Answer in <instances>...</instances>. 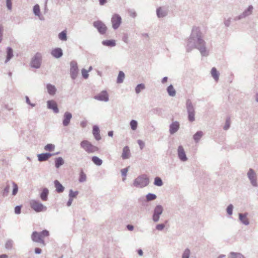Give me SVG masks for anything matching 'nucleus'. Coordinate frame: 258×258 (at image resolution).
I'll return each mask as SVG.
<instances>
[{
    "label": "nucleus",
    "mask_w": 258,
    "mask_h": 258,
    "mask_svg": "<svg viewBox=\"0 0 258 258\" xmlns=\"http://www.w3.org/2000/svg\"><path fill=\"white\" fill-rule=\"evenodd\" d=\"M186 50L189 52L196 48L200 52L201 56H208L209 49L206 46V42L203 39V36L199 27L192 28L191 34L186 41Z\"/></svg>",
    "instance_id": "1"
},
{
    "label": "nucleus",
    "mask_w": 258,
    "mask_h": 258,
    "mask_svg": "<svg viewBox=\"0 0 258 258\" xmlns=\"http://www.w3.org/2000/svg\"><path fill=\"white\" fill-rule=\"evenodd\" d=\"M49 232L46 229H44L41 232L34 231L32 232L31 239L33 241L40 243L43 246H45L46 243L43 239L44 238L49 236Z\"/></svg>",
    "instance_id": "2"
},
{
    "label": "nucleus",
    "mask_w": 258,
    "mask_h": 258,
    "mask_svg": "<svg viewBox=\"0 0 258 258\" xmlns=\"http://www.w3.org/2000/svg\"><path fill=\"white\" fill-rule=\"evenodd\" d=\"M150 179L146 174H142L136 177L133 181V186L137 188H143L148 186Z\"/></svg>",
    "instance_id": "3"
},
{
    "label": "nucleus",
    "mask_w": 258,
    "mask_h": 258,
    "mask_svg": "<svg viewBox=\"0 0 258 258\" xmlns=\"http://www.w3.org/2000/svg\"><path fill=\"white\" fill-rule=\"evenodd\" d=\"M81 147L88 154L94 153L98 152L99 148L93 145L87 140H84L80 143Z\"/></svg>",
    "instance_id": "4"
},
{
    "label": "nucleus",
    "mask_w": 258,
    "mask_h": 258,
    "mask_svg": "<svg viewBox=\"0 0 258 258\" xmlns=\"http://www.w3.org/2000/svg\"><path fill=\"white\" fill-rule=\"evenodd\" d=\"M186 108L188 114V120L192 122L195 120V108L190 99H187L186 101Z\"/></svg>",
    "instance_id": "5"
},
{
    "label": "nucleus",
    "mask_w": 258,
    "mask_h": 258,
    "mask_svg": "<svg viewBox=\"0 0 258 258\" xmlns=\"http://www.w3.org/2000/svg\"><path fill=\"white\" fill-rule=\"evenodd\" d=\"M30 207L36 212L46 211L47 207L36 200H31L30 202Z\"/></svg>",
    "instance_id": "6"
},
{
    "label": "nucleus",
    "mask_w": 258,
    "mask_h": 258,
    "mask_svg": "<svg viewBox=\"0 0 258 258\" xmlns=\"http://www.w3.org/2000/svg\"><path fill=\"white\" fill-rule=\"evenodd\" d=\"M42 62V55L40 53L37 52L32 58L30 66L32 68L39 69Z\"/></svg>",
    "instance_id": "7"
},
{
    "label": "nucleus",
    "mask_w": 258,
    "mask_h": 258,
    "mask_svg": "<svg viewBox=\"0 0 258 258\" xmlns=\"http://www.w3.org/2000/svg\"><path fill=\"white\" fill-rule=\"evenodd\" d=\"M163 207L161 205H157L154 208L152 217L154 222H158L159 221L160 215L163 213Z\"/></svg>",
    "instance_id": "8"
},
{
    "label": "nucleus",
    "mask_w": 258,
    "mask_h": 258,
    "mask_svg": "<svg viewBox=\"0 0 258 258\" xmlns=\"http://www.w3.org/2000/svg\"><path fill=\"white\" fill-rule=\"evenodd\" d=\"M247 176L250 181L251 185L253 187H257L258 183L255 172L252 169H249L247 173Z\"/></svg>",
    "instance_id": "9"
},
{
    "label": "nucleus",
    "mask_w": 258,
    "mask_h": 258,
    "mask_svg": "<svg viewBox=\"0 0 258 258\" xmlns=\"http://www.w3.org/2000/svg\"><path fill=\"white\" fill-rule=\"evenodd\" d=\"M70 76L73 80H75L78 75L79 69L77 62L76 61H72L70 62Z\"/></svg>",
    "instance_id": "10"
},
{
    "label": "nucleus",
    "mask_w": 258,
    "mask_h": 258,
    "mask_svg": "<svg viewBox=\"0 0 258 258\" xmlns=\"http://www.w3.org/2000/svg\"><path fill=\"white\" fill-rule=\"evenodd\" d=\"M253 10V6L252 5H249L242 13L237 16H235L234 18V20L236 21L246 18V17H248V16H249L252 14Z\"/></svg>",
    "instance_id": "11"
},
{
    "label": "nucleus",
    "mask_w": 258,
    "mask_h": 258,
    "mask_svg": "<svg viewBox=\"0 0 258 258\" xmlns=\"http://www.w3.org/2000/svg\"><path fill=\"white\" fill-rule=\"evenodd\" d=\"M93 26L98 30L100 34L104 35L105 34L107 27L101 21H95L93 23Z\"/></svg>",
    "instance_id": "12"
},
{
    "label": "nucleus",
    "mask_w": 258,
    "mask_h": 258,
    "mask_svg": "<svg viewBox=\"0 0 258 258\" xmlns=\"http://www.w3.org/2000/svg\"><path fill=\"white\" fill-rule=\"evenodd\" d=\"M112 27L114 29H117L121 23V16L117 14H114L111 18Z\"/></svg>",
    "instance_id": "13"
},
{
    "label": "nucleus",
    "mask_w": 258,
    "mask_h": 258,
    "mask_svg": "<svg viewBox=\"0 0 258 258\" xmlns=\"http://www.w3.org/2000/svg\"><path fill=\"white\" fill-rule=\"evenodd\" d=\"M94 98L100 101L108 102L109 100V95L106 91H102L98 94L95 95Z\"/></svg>",
    "instance_id": "14"
},
{
    "label": "nucleus",
    "mask_w": 258,
    "mask_h": 258,
    "mask_svg": "<svg viewBox=\"0 0 258 258\" xmlns=\"http://www.w3.org/2000/svg\"><path fill=\"white\" fill-rule=\"evenodd\" d=\"M180 128V123L178 121L172 122L169 126V132L170 135H174Z\"/></svg>",
    "instance_id": "15"
},
{
    "label": "nucleus",
    "mask_w": 258,
    "mask_h": 258,
    "mask_svg": "<svg viewBox=\"0 0 258 258\" xmlns=\"http://www.w3.org/2000/svg\"><path fill=\"white\" fill-rule=\"evenodd\" d=\"M177 154L178 157L180 161L183 162L187 161V158L186 156L184 149L181 145H180L178 148Z\"/></svg>",
    "instance_id": "16"
},
{
    "label": "nucleus",
    "mask_w": 258,
    "mask_h": 258,
    "mask_svg": "<svg viewBox=\"0 0 258 258\" xmlns=\"http://www.w3.org/2000/svg\"><path fill=\"white\" fill-rule=\"evenodd\" d=\"M58 153L56 154H51L49 153H45L38 154L37 155L38 160L40 162H43L48 160L52 156L58 154Z\"/></svg>",
    "instance_id": "17"
},
{
    "label": "nucleus",
    "mask_w": 258,
    "mask_h": 258,
    "mask_svg": "<svg viewBox=\"0 0 258 258\" xmlns=\"http://www.w3.org/2000/svg\"><path fill=\"white\" fill-rule=\"evenodd\" d=\"M52 56L56 58H59L63 55L62 49L60 47H55L51 50Z\"/></svg>",
    "instance_id": "18"
},
{
    "label": "nucleus",
    "mask_w": 258,
    "mask_h": 258,
    "mask_svg": "<svg viewBox=\"0 0 258 258\" xmlns=\"http://www.w3.org/2000/svg\"><path fill=\"white\" fill-rule=\"evenodd\" d=\"M48 108L51 109L54 113H58L59 109L56 103L53 100H49L47 102Z\"/></svg>",
    "instance_id": "19"
},
{
    "label": "nucleus",
    "mask_w": 258,
    "mask_h": 258,
    "mask_svg": "<svg viewBox=\"0 0 258 258\" xmlns=\"http://www.w3.org/2000/svg\"><path fill=\"white\" fill-rule=\"evenodd\" d=\"M72 114L71 112L66 111L63 115V119L62 121V124L64 126L69 125L70 120L72 119Z\"/></svg>",
    "instance_id": "20"
},
{
    "label": "nucleus",
    "mask_w": 258,
    "mask_h": 258,
    "mask_svg": "<svg viewBox=\"0 0 258 258\" xmlns=\"http://www.w3.org/2000/svg\"><path fill=\"white\" fill-rule=\"evenodd\" d=\"M156 14L158 18H162L166 16L168 11L165 8L159 7L156 10Z\"/></svg>",
    "instance_id": "21"
},
{
    "label": "nucleus",
    "mask_w": 258,
    "mask_h": 258,
    "mask_svg": "<svg viewBox=\"0 0 258 258\" xmlns=\"http://www.w3.org/2000/svg\"><path fill=\"white\" fill-rule=\"evenodd\" d=\"M6 58L5 59V62L7 63L14 56L13 54V49L11 47H7L6 49Z\"/></svg>",
    "instance_id": "22"
},
{
    "label": "nucleus",
    "mask_w": 258,
    "mask_h": 258,
    "mask_svg": "<svg viewBox=\"0 0 258 258\" xmlns=\"http://www.w3.org/2000/svg\"><path fill=\"white\" fill-rule=\"evenodd\" d=\"M54 185L56 191L58 193H61L64 190V187L58 180L54 181Z\"/></svg>",
    "instance_id": "23"
},
{
    "label": "nucleus",
    "mask_w": 258,
    "mask_h": 258,
    "mask_svg": "<svg viewBox=\"0 0 258 258\" xmlns=\"http://www.w3.org/2000/svg\"><path fill=\"white\" fill-rule=\"evenodd\" d=\"M131 156L130 149L128 146H126L123 148L121 157L123 159H128Z\"/></svg>",
    "instance_id": "24"
},
{
    "label": "nucleus",
    "mask_w": 258,
    "mask_h": 258,
    "mask_svg": "<svg viewBox=\"0 0 258 258\" xmlns=\"http://www.w3.org/2000/svg\"><path fill=\"white\" fill-rule=\"evenodd\" d=\"M93 135L97 141H99L101 139L99 134V127L98 126L95 125L93 126Z\"/></svg>",
    "instance_id": "25"
},
{
    "label": "nucleus",
    "mask_w": 258,
    "mask_h": 258,
    "mask_svg": "<svg viewBox=\"0 0 258 258\" xmlns=\"http://www.w3.org/2000/svg\"><path fill=\"white\" fill-rule=\"evenodd\" d=\"M247 214L245 213H239V219L240 222L244 224L245 225H248L249 224V221L246 217Z\"/></svg>",
    "instance_id": "26"
},
{
    "label": "nucleus",
    "mask_w": 258,
    "mask_h": 258,
    "mask_svg": "<svg viewBox=\"0 0 258 258\" xmlns=\"http://www.w3.org/2000/svg\"><path fill=\"white\" fill-rule=\"evenodd\" d=\"M49 195V190L47 188H44L40 194V197L42 201H47Z\"/></svg>",
    "instance_id": "27"
},
{
    "label": "nucleus",
    "mask_w": 258,
    "mask_h": 258,
    "mask_svg": "<svg viewBox=\"0 0 258 258\" xmlns=\"http://www.w3.org/2000/svg\"><path fill=\"white\" fill-rule=\"evenodd\" d=\"M46 89L48 93L50 95H54L56 92V89L54 85H52V84H47Z\"/></svg>",
    "instance_id": "28"
},
{
    "label": "nucleus",
    "mask_w": 258,
    "mask_h": 258,
    "mask_svg": "<svg viewBox=\"0 0 258 258\" xmlns=\"http://www.w3.org/2000/svg\"><path fill=\"white\" fill-rule=\"evenodd\" d=\"M167 92L169 96L174 97L176 95V91L172 85H170L166 88Z\"/></svg>",
    "instance_id": "29"
},
{
    "label": "nucleus",
    "mask_w": 258,
    "mask_h": 258,
    "mask_svg": "<svg viewBox=\"0 0 258 258\" xmlns=\"http://www.w3.org/2000/svg\"><path fill=\"white\" fill-rule=\"evenodd\" d=\"M64 163V160L62 157L56 158L54 160V164L55 168H59Z\"/></svg>",
    "instance_id": "30"
},
{
    "label": "nucleus",
    "mask_w": 258,
    "mask_h": 258,
    "mask_svg": "<svg viewBox=\"0 0 258 258\" xmlns=\"http://www.w3.org/2000/svg\"><path fill=\"white\" fill-rule=\"evenodd\" d=\"M102 44L104 46L113 47L116 44L114 40H106L102 41Z\"/></svg>",
    "instance_id": "31"
},
{
    "label": "nucleus",
    "mask_w": 258,
    "mask_h": 258,
    "mask_svg": "<svg viewBox=\"0 0 258 258\" xmlns=\"http://www.w3.org/2000/svg\"><path fill=\"white\" fill-rule=\"evenodd\" d=\"M203 132L202 131H198L193 136V139L196 143H198L203 136Z\"/></svg>",
    "instance_id": "32"
},
{
    "label": "nucleus",
    "mask_w": 258,
    "mask_h": 258,
    "mask_svg": "<svg viewBox=\"0 0 258 258\" xmlns=\"http://www.w3.org/2000/svg\"><path fill=\"white\" fill-rule=\"evenodd\" d=\"M154 184L155 186L161 187L163 185V181L161 177L157 176L154 178Z\"/></svg>",
    "instance_id": "33"
},
{
    "label": "nucleus",
    "mask_w": 258,
    "mask_h": 258,
    "mask_svg": "<svg viewBox=\"0 0 258 258\" xmlns=\"http://www.w3.org/2000/svg\"><path fill=\"white\" fill-rule=\"evenodd\" d=\"M125 78V74L122 71H119L117 77V83H122Z\"/></svg>",
    "instance_id": "34"
},
{
    "label": "nucleus",
    "mask_w": 258,
    "mask_h": 258,
    "mask_svg": "<svg viewBox=\"0 0 258 258\" xmlns=\"http://www.w3.org/2000/svg\"><path fill=\"white\" fill-rule=\"evenodd\" d=\"M33 12L35 14V16H37V17H38L39 18V19L40 20H42L41 17H40V7H39V6L37 4L35 5L34 6V7H33Z\"/></svg>",
    "instance_id": "35"
},
{
    "label": "nucleus",
    "mask_w": 258,
    "mask_h": 258,
    "mask_svg": "<svg viewBox=\"0 0 258 258\" xmlns=\"http://www.w3.org/2000/svg\"><path fill=\"white\" fill-rule=\"evenodd\" d=\"M58 38L63 41L67 40V32L66 30H63L58 34Z\"/></svg>",
    "instance_id": "36"
},
{
    "label": "nucleus",
    "mask_w": 258,
    "mask_h": 258,
    "mask_svg": "<svg viewBox=\"0 0 258 258\" xmlns=\"http://www.w3.org/2000/svg\"><path fill=\"white\" fill-rule=\"evenodd\" d=\"M211 75L216 81L219 79V73L215 68H213L211 70Z\"/></svg>",
    "instance_id": "37"
},
{
    "label": "nucleus",
    "mask_w": 258,
    "mask_h": 258,
    "mask_svg": "<svg viewBox=\"0 0 258 258\" xmlns=\"http://www.w3.org/2000/svg\"><path fill=\"white\" fill-rule=\"evenodd\" d=\"M228 258H245V256L240 253L231 252Z\"/></svg>",
    "instance_id": "38"
},
{
    "label": "nucleus",
    "mask_w": 258,
    "mask_h": 258,
    "mask_svg": "<svg viewBox=\"0 0 258 258\" xmlns=\"http://www.w3.org/2000/svg\"><path fill=\"white\" fill-rule=\"evenodd\" d=\"M91 160L95 164L98 166L101 165L102 163L101 159L99 158V157L97 156H93L91 158Z\"/></svg>",
    "instance_id": "39"
},
{
    "label": "nucleus",
    "mask_w": 258,
    "mask_h": 258,
    "mask_svg": "<svg viewBox=\"0 0 258 258\" xmlns=\"http://www.w3.org/2000/svg\"><path fill=\"white\" fill-rule=\"evenodd\" d=\"M146 87L144 84H138L135 88V92L137 94H139L142 90L145 89Z\"/></svg>",
    "instance_id": "40"
},
{
    "label": "nucleus",
    "mask_w": 258,
    "mask_h": 258,
    "mask_svg": "<svg viewBox=\"0 0 258 258\" xmlns=\"http://www.w3.org/2000/svg\"><path fill=\"white\" fill-rule=\"evenodd\" d=\"M14 242L12 239H8L5 243V247L6 249H11L13 247Z\"/></svg>",
    "instance_id": "41"
},
{
    "label": "nucleus",
    "mask_w": 258,
    "mask_h": 258,
    "mask_svg": "<svg viewBox=\"0 0 258 258\" xmlns=\"http://www.w3.org/2000/svg\"><path fill=\"white\" fill-rule=\"evenodd\" d=\"M146 198L147 201H152V200L157 198V196L154 194L148 193L146 195Z\"/></svg>",
    "instance_id": "42"
},
{
    "label": "nucleus",
    "mask_w": 258,
    "mask_h": 258,
    "mask_svg": "<svg viewBox=\"0 0 258 258\" xmlns=\"http://www.w3.org/2000/svg\"><path fill=\"white\" fill-rule=\"evenodd\" d=\"M190 255V250L186 248L182 254V258H189Z\"/></svg>",
    "instance_id": "43"
},
{
    "label": "nucleus",
    "mask_w": 258,
    "mask_h": 258,
    "mask_svg": "<svg viewBox=\"0 0 258 258\" xmlns=\"http://www.w3.org/2000/svg\"><path fill=\"white\" fill-rule=\"evenodd\" d=\"M230 127V117H226L225 124L223 126L224 130H228Z\"/></svg>",
    "instance_id": "44"
},
{
    "label": "nucleus",
    "mask_w": 258,
    "mask_h": 258,
    "mask_svg": "<svg viewBox=\"0 0 258 258\" xmlns=\"http://www.w3.org/2000/svg\"><path fill=\"white\" fill-rule=\"evenodd\" d=\"M86 175L84 173L83 170H82L80 173L79 180L80 182H84L85 181H86Z\"/></svg>",
    "instance_id": "45"
},
{
    "label": "nucleus",
    "mask_w": 258,
    "mask_h": 258,
    "mask_svg": "<svg viewBox=\"0 0 258 258\" xmlns=\"http://www.w3.org/2000/svg\"><path fill=\"white\" fill-rule=\"evenodd\" d=\"M78 194V191H74L72 189H70L69 193V197L73 199L76 198Z\"/></svg>",
    "instance_id": "46"
},
{
    "label": "nucleus",
    "mask_w": 258,
    "mask_h": 258,
    "mask_svg": "<svg viewBox=\"0 0 258 258\" xmlns=\"http://www.w3.org/2000/svg\"><path fill=\"white\" fill-rule=\"evenodd\" d=\"M152 111L154 114L160 115L162 113L163 109L161 108L156 107L152 109Z\"/></svg>",
    "instance_id": "47"
},
{
    "label": "nucleus",
    "mask_w": 258,
    "mask_h": 258,
    "mask_svg": "<svg viewBox=\"0 0 258 258\" xmlns=\"http://www.w3.org/2000/svg\"><path fill=\"white\" fill-rule=\"evenodd\" d=\"M55 146L52 144H48L44 147V149L45 151H49L51 152V151H53L54 149Z\"/></svg>",
    "instance_id": "48"
},
{
    "label": "nucleus",
    "mask_w": 258,
    "mask_h": 258,
    "mask_svg": "<svg viewBox=\"0 0 258 258\" xmlns=\"http://www.w3.org/2000/svg\"><path fill=\"white\" fill-rule=\"evenodd\" d=\"M130 125L132 130H136L138 127V122L135 120H132L130 122Z\"/></svg>",
    "instance_id": "49"
},
{
    "label": "nucleus",
    "mask_w": 258,
    "mask_h": 258,
    "mask_svg": "<svg viewBox=\"0 0 258 258\" xmlns=\"http://www.w3.org/2000/svg\"><path fill=\"white\" fill-rule=\"evenodd\" d=\"M233 209V205L232 204H230L226 209L227 214L229 215H231L232 214Z\"/></svg>",
    "instance_id": "50"
},
{
    "label": "nucleus",
    "mask_w": 258,
    "mask_h": 258,
    "mask_svg": "<svg viewBox=\"0 0 258 258\" xmlns=\"http://www.w3.org/2000/svg\"><path fill=\"white\" fill-rule=\"evenodd\" d=\"M19 188L18 187V185L17 183L15 182H13V189L12 191V195L15 196L18 193V189Z\"/></svg>",
    "instance_id": "51"
},
{
    "label": "nucleus",
    "mask_w": 258,
    "mask_h": 258,
    "mask_svg": "<svg viewBox=\"0 0 258 258\" xmlns=\"http://www.w3.org/2000/svg\"><path fill=\"white\" fill-rule=\"evenodd\" d=\"M10 190V186L9 185H7L3 190V192H2V195L3 197H6L8 195Z\"/></svg>",
    "instance_id": "52"
},
{
    "label": "nucleus",
    "mask_w": 258,
    "mask_h": 258,
    "mask_svg": "<svg viewBox=\"0 0 258 258\" xmlns=\"http://www.w3.org/2000/svg\"><path fill=\"white\" fill-rule=\"evenodd\" d=\"M6 7L7 9L11 11L12 9V0H6Z\"/></svg>",
    "instance_id": "53"
},
{
    "label": "nucleus",
    "mask_w": 258,
    "mask_h": 258,
    "mask_svg": "<svg viewBox=\"0 0 258 258\" xmlns=\"http://www.w3.org/2000/svg\"><path fill=\"white\" fill-rule=\"evenodd\" d=\"M165 228L164 224H159L156 225V229L159 231H162Z\"/></svg>",
    "instance_id": "54"
},
{
    "label": "nucleus",
    "mask_w": 258,
    "mask_h": 258,
    "mask_svg": "<svg viewBox=\"0 0 258 258\" xmlns=\"http://www.w3.org/2000/svg\"><path fill=\"white\" fill-rule=\"evenodd\" d=\"M82 76L84 79H87L88 78V71L84 69L82 70Z\"/></svg>",
    "instance_id": "55"
},
{
    "label": "nucleus",
    "mask_w": 258,
    "mask_h": 258,
    "mask_svg": "<svg viewBox=\"0 0 258 258\" xmlns=\"http://www.w3.org/2000/svg\"><path fill=\"white\" fill-rule=\"evenodd\" d=\"M231 23V18L224 19V24L226 27H229Z\"/></svg>",
    "instance_id": "56"
},
{
    "label": "nucleus",
    "mask_w": 258,
    "mask_h": 258,
    "mask_svg": "<svg viewBox=\"0 0 258 258\" xmlns=\"http://www.w3.org/2000/svg\"><path fill=\"white\" fill-rule=\"evenodd\" d=\"M26 99V102L27 104H29V105L31 106L32 107H35L36 106L35 104L31 103L30 102V100L28 96H25Z\"/></svg>",
    "instance_id": "57"
},
{
    "label": "nucleus",
    "mask_w": 258,
    "mask_h": 258,
    "mask_svg": "<svg viewBox=\"0 0 258 258\" xmlns=\"http://www.w3.org/2000/svg\"><path fill=\"white\" fill-rule=\"evenodd\" d=\"M22 206H17L15 208V213L16 214H20L21 213Z\"/></svg>",
    "instance_id": "58"
},
{
    "label": "nucleus",
    "mask_w": 258,
    "mask_h": 258,
    "mask_svg": "<svg viewBox=\"0 0 258 258\" xmlns=\"http://www.w3.org/2000/svg\"><path fill=\"white\" fill-rule=\"evenodd\" d=\"M138 145L140 146L141 149H143L145 147V143L142 140H139L137 141Z\"/></svg>",
    "instance_id": "59"
},
{
    "label": "nucleus",
    "mask_w": 258,
    "mask_h": 258,
    "mask_svg": "<svg viewBox=\"0 0 258 258\" xmlns=\"http://www.w3.org/2000/svg\"><path fill=\"white\" fill-rule=\"evenodd\" d=\"M127 171H128V167H125V168L121 169V175L123 176H126Z\"/></svg>",
    "instance_id": "60"
},
{
    "label": "nucleus",
    "mask_w": 258,
    "mask_h": 258,
    "mask_svg": "<svg viewBox=\"0 0 258 258\" xmlns=\"http://www.w3.org/2000/svg\"><path fill=\"white\" fill-rule=\"evenodd\" d=\"M4 31V27L0 25V43L3 40V32Z\"/></svg>",
    "instance_id": "61"
},
{
    "label": "nucleus",
    "mask_w": 258,
    "mask_h": 258,
    "mask_svg": "<svg viewBox=\"0 0 258 258\" xmlns=\"http://www.w3.org/2000/svg\"><path fill=\"white\" fill-rule=\"evenodd\" d=\"M122 41H123L126 43H128V35L126 34H124L122 37Z\"/></svg>",
    "instance_id": "62"
},
{
    "label": "nucleus",
    "mask_w": 258,
    "mask_h": 258,
    "mask_svg": "<svg viewBox=\"0 0 258 258\" xmlns=\"http://www.w3.org/2000/svg\"><path fill=\"white\" fill-rule=\"evenodd\" d=\"M130 15L131 17H132L133 18H135V17L137 16V14L135 11L134 10H130L129 11Z\"/></svg>",
    "instance_id": "63"
},
{
    "label": "nucleus",
    "mask_w": 258,
    "mask_h": 258,
    "mask_svg": "<svg viewBox=\"0 0 258 258\" xmlns=\"http://www.w3.org/2000/svg\"><path fill=\"white\" fill-rule=\"evenodd\" d=\"M34 252H35V254H40L42 252V250L40 248L36 247L35 249H34Z\"/></svg>",
    "instance_id": "64"
}]
</instances>
